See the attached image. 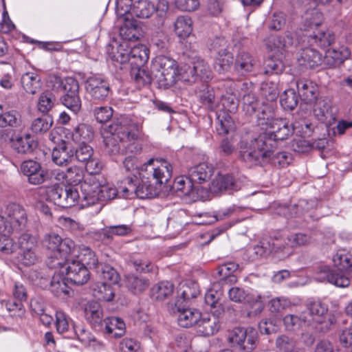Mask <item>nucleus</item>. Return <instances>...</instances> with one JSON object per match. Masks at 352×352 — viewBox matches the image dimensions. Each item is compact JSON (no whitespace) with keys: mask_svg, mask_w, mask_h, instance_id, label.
Returning a JSON list of instances; mask_svg holds the SVG:
<instances>
[{"mask_svg":"<svg viewBox=\"0 0 352 352\" xmlns=\"http://www.w3.org/2000/svg\"><path fill=\"white\" fill-rule=\"evenodd\" d=\"M243 110L250 116H255L258 125L265 131L251 141L249 146L241 151L243 160L255 161L267 157L276 146V139H287L294 128L285 120L272 117V107L269 103L260 102L252 93L243 96Z\"/></svg>","mask_w":352,"mask_h":352,"instance_id":"f257e3e1","label":"nucleus"},{"mask_svg":"<svg viewBox=\"0 0 352 352\" xmlns=\"http://www.w3.org/2000/svg\"><path fill=\"white\" fill-rule=\"evenodd\" d=\"M109 133L104 138L106 151L111 155L131 154L142 151L139 126L126 117L114 120L107 128Z\"/></svg>","mask_w":352,"mask_h":352,"instance_id":"f03ea898","label":"nucleus"},{"mask_svg":"<svg viewBox=\"0 0 352 352\" xmlns=\"http://www.w3.org/2000/svg\"><path fill=\"white\" fill-rule=\"evenodd\" d=\"M309 241V236L302 233L291 234L286 238H272L267 241H263L261 246H257L256 253L261 256L273 254L280 258H284L293 253L294 248L305 245Z\"/></svg>","mask_w":352,"mask_h":352,"instance_id":"7ed1b4c3","label":"nucleus"},{"mask_svg":"<svg viewBox=\"0 0 352 352\" xmlns=\"http://www.w3.org/2000/svg\"><path fill=\"white\" fill-rule=\"evenodd\" d=\"M81 205L87 207L98 201H108L114 199L118 191L109 184L101 185L96 176H87L80 186Z\"/></svg>","mask_w":352,"mask_h":352,"instance_id":"20e7f679","label":"nucleus"},{"mask_svg":"<svg viewBox=\"0 0 352 352\" xmlns=\"http://www.w3.org/2000/svg\"><path fill=\"white\" fill-rule=\"evenodd\" d=\"M152 70L159 87L162 89L173 86L179 78L178 65L168 56H157L152 63Z\"/></svg>","mask_w":352,"mask_h":352,"instance_id":"39448f33","label":"nucleus"},{"mask_svg":"<svg viewBox=\"0 0 352 352\" xmlns=\"http://www.w3.org/2000/svg\"><path fill=\"white\" fill-rule=\"evenodd\" d=\"M340 263L338 264L336 258L333 259L337 270H332L326 265H321L318 267L316 279L318 281H325L335 285L338 287H346L350 284L349 278L342 272L347 271L351 267L350 259L346 256L338 257Z\"/></svg>","mask_w":352,"mask_h":352,"instance_id":"423d86ee","label":"nucleus"},{"mask_svg":"<svg viewBox=\"0 0 352 352\" xmlns=\"http://www.w3.org/2000/svg\"><path fill=\"white\" fill-rule=\"evenodd\" d=\"M45 192L47 201L53 202L55 205L62 208H69L74 206L78 200L81 202V193L78 188L68 186L64 188L59 184L42 188Z\"/></svg>","mask_w":352,"mask_h":352,"instance_id":"0eeeda50","label":"nucleus"},{"mask_svg":"<svg viewBox=\"0 0 352 352\" xmlns=\"http://www.w3.org/2000/svg\"><path fill=\"white\" fill-rule=\"evenodd\" d=\"M64 259L65 262L63 264L58 259L55 260L54 261L55 263L50 265V267H58L59 272L61 274L65 273L67 279L76 285H80L87 283L89 278L87 267L84 266L80 261H78L72 254Z\"/></svg>","mask_w":352,"mask_h":352,"instance_id":"6e6552de","label":"nucleus"},{"mask_svg":"<svg viewBox=\"0 0 352 352\" xmlns=\"http://www.w3.org/2000/svg\"><path fill=\"white\" fill-rule=\"evenodd\" d=\"M140 171L150 178L151 177L159 187L171 178L173 168L168 162L163 159L151 158L141 166Z\"/></svg>","mask_w":352,"mask_h":352,"instance_id":"1a4fd4ad","label":"nucleus"},{"mask_svg":"<svg viewBox=\"0 0 352 352\" xmlns=\"http://www.w3.org/2000/svg\"><path fill=\"white\" fill-rule=\"evenodd\" d=\"M43 245L54 252H57L60 257L66 258L72 254L75 250L74 242L68 238L64 239L54 232L46 234L43 240Z\"/></svg>","mask_w":352,"mask_h":352,"instance_id":"9d476101","label":"nucleus"},{"mask_svg":"<svg viewBox=\"0 0 352 352\" xmlns=\"http://www.w3.org/2000/svg\"><path fill=\"white\" fill-rule=\"evenodd\" d=\"M328 306L320 301L307 303L306 309L302 311L304 324L316 327L318 324L326 322L328 316Z\"/></svg>","mask_w":352,"mask_h":352,"instance_id":"9b49d317","label":"nucleus"},{"mask_svg":"<svg viewBox=\"0 0 352 352\" xmlns=\"http://www.w3.org/2000/svg\"><path fill=\"white\" fill-rule=\"evenodd\" d=\"M20 172L27 178L32 185H39L49 179L48 170L41 164L32 160L23 161L20 165Z\"/></svg>","mask_w":352,"mask_h":352,"instance_id":"f8f14e48","label":"nucleus"},{"mask_svg":"<svg viewBox=\"0 0 352 352\" xmlns=\"http://www.w3.org/2000/svg\"><path fill=\"white\" fill-rule=\"evenodd\" d=\"M87 94L95 101L104 100L109 96L110 85L108 81L100 76H90L85 83Z\"/></svg>","mask_w":352,"mask_h":352,"instance_id":"ddd939ff","label":"nucleus"},{"mask_svg":"<svg viewBox=\"0 0 352 352\" xmlns=\"http://www.w3.org/2000/svg\"><path fill=\"white\" fill-rule=\"evenodd\" d=\"M8 232H18L25 228L28 218L24 208L19 204H10L6 208Z\"/></svg>","mask_w":352,"mask_h":352,"instance_id":"4468645a","label":"nucleus"},{"mask_svg":"<svg viewBox=\"0 0 352 352\" xmlns=\"http://www.w3.org/2000/svg\"><path fill=\"white\" fill-rule=\"evenodd\" d=\"M228 296L231 300L236 302L245 301L254 308V314H260L264 309V305L259 295L249 294L242 288L234 287L230 289Z\"/></svg>","mask_w":352,"mask_h":352,"instance_id":"2eb2a0df","label":"nucleus"},{"mask_svg":"<svg viewBox=\"0 0 352 352\" xmlns=\"http://www.w3.org/2000/svg\"><path fill=\"white\" fill-rule=\"evenodd\" d=\"M12 149L19 154H30L33 152L37 144L30 133H14L10 138Z\"/></svg>","mask_w":352,"mask_h":352,"instance_id":"dca6fc26","label":"nucleus"},{"mask_svg":"<svg viewBox=\"0 0 352 352\" xmlns=\"http://www.w3.org/2000/svg\"><path fill=\"white\" fill-rule=\"evenodd\" d=\"M179 300H177L175 306L177 314L178 324L184 328L197 326L199 320L201 318V313L195 309H184L181 307Z\"/></svg>","mask_w":352,"mask_h":352,"instance_id":"f3484780","label":"nucleus"},{"mask_svg":"<svg viewBox=\"0 0 352 352\" xmlns=\"http://www.w3.org/2000/svg\"><path fill=\"white\" fill-rule=\"evenodd\" d=\"M323 21V15L317 8L307 10L302 16V22L300 25V30L305 32V36H307L310 32L320 26Z\"/></svg>","mask_w":352,"mask_h":352,"instance_id":"a211bd4d","label":"nucleus"},{"mask_svg":"<svg viewBox=\"0 0 352 352\" xmlns=\"http://www.w3.org/2000/svg\"><path fill=\"white\" fill-rule=\"evenodd\" d=\"M241 188L240 184L229 175H218L211 182L210 190L214 194L223 191H237Z\"/></svg>","mask_w":352,"mask_h":352,"instance_id":"6ab92c4d","label":"nucleus"},{"mask_svg":"<svg viewBox=\"0 0 352 352\" xmlns=\"http://www.w3.org/2000/svg\"><path fill=\"white\" fill-rule=\"evenodd\" d=\"M296 85L299 96L306 103H312L318 96V87L316 83L309 79H298Z\"/></svg>","mask_w":352,"mask_h":352,"instance_id":"aec40b11","label":"nucleus"},{"mask_svg":"<svg viewBox=\"0 0 352 352\" xmlns=\"http://www.w3.org/2000/svg\"><path fill=\"white\" fill-rule=\"evenodd\" d=\"M214 173L213 167L207 163H201L188 170V176L190 181L194 183L201 184L208 181Z\"/></svg>","mask_w":352,"mask_h":352,"instance_id":"412c9836","label":"nucleus"},{"mask_svg":"<svg viewBox=\"0 0 352 352\" xmlns=\"http://www.w3.org/2000/svg\"><path fill=\"white\" fill-rule=\"evenodd\" d=\"M284 139H276V146L271 150L267 157L263 158H261L258 160L255 161H248L244 160L245 162H249L253 164H263L267 162H272L274 165H277L279 167H284L285 166L289 164V161L291 160L290 155L285 151L278 152L274 154V151L277 147V142L278 140H283Z\"/></svg>","mask_w":352,"mask_h":352,"instance_id":"4be33fe9","label":"nucleus"},{"mask_svg":"<svg viewBox=\"0 0 352 352\" xmlns=\"http://www.w3.org/2000/svg\"><path fill=\"white\" fill-rule=\"evenodd\" d=\"M143 179L135 184V195L140 199L152 198L159 193V187L151 184L149 176L142 173Z\"/></svg>","mask_w":352,"mask_h":352,"instance_id":"5701e85b","label":"nucleus"},{"mask_svg":"<svg viewBox=\"0 0 352 352\" xmlns=\"http://www.w3.org/2000/svg\"><path fill=\"white\" fill-rule=\"evenodd\" d=\"M21 82L23 90L28 94L34 95L43 87L41 78L35 72H29L23 74Z\"/></svg>","mask_w":352,"mask_h":352,"instance_id":"b1692460","label":"nucleus"},{"mask_svg":"<svg viewBox=\"0 0 352 352\" xmlns=\"http://www.w3.org/2000/svg\"><path fill=\"white\" fill-rule=\"evenodd\" d=\"M197 332L204 336H210L217 333L220 324L219 319L215 316H202L197 324Z\"/></svg>","mask_w":352,"mask_h":352,"instance_id":"393cba45","label":"nucleus"},{"mask_svg":"<svg viewBox=\"0 0 352 352\" xmlns=\"http://www.w3.org/2000/svg\"><path fill=\"white\" fill-rule=\"evenodd\" d=\"M297 60L299 65L312 69L321 64L322 56L316 50L307 47L302 49L299 53Z\"/></svg>","mask_w":352,"mask_h":352,"instance_id":"a878e982","label":"nucleus"},{"mask_svg":"<svg viewBox=\"0 0 352 352\" xmlns=\"http://www.w3.org/2000/svg\"><path fill=\"white\" fill-rule=\"evenodd\" d=\"M173 190L177 194V196L189 197L192 199H195V193L196 188L190 181L188 176L183 177L180 176L177 177L172 186Z\"/></svg>","mask_w":352,"mask_h":352,"instance_id":"bb28decb","label":"nucleus"},{"mask_svg":"<svg viewBox=\"0 0 352 352\" xmlns=\"http://www.w3.org/2000/svg\"><path fill=\"white\" fill-rule=\"evenodd\" d=\"M52 157L56 164L66 165L74 158V151L69 143L63 141L61 144L53 149Z\"/></svg>","mask_w":352,"mask_h":352,"instance_id":"cd10ccee","label":"nucleus"},{"mask_svg":"<svg viewBox=\"0 0 352 352\" xmlns=\"http://www.w3.org/2000/svg\"><path fill=\"white\" fill-rule=\"evenodd\" d=\"M256 64L252 55L245 52L239 53L234 63V70L241 75H246L252 72Z\"/></svg>","mask_w":352,"mask_h":352,"instance_id":"c85d7f7f","label":"nucleus"},{"mask_svg":"<svg viewBox=\"0 0 352 352\" xmlns=\"http://www.w3.org/2000/svg\"><path fill=\"white\" fill-rule=\"evenodd\" d=\"M84 170L78 166H73L68 168L65 172L58 173L56 175L58 180L65 179L70 184L77 185L84 182L85 179ZM80 191V187H77Z\"/></svg>","mask_w":352,"mask_h":352,"instance_id":"c756f323","label":"nucleus"},{"mask_svg":"<svg viewBox=\"0 0 352 352\" xmlns=\"http://www.w3.org/2000/svg\"><path fill=\"white\" fill-rule=\"evenodd\" d=\"M124 23L121 26L120 34L123 39L137 41L140 36V28L135 20H129L128 15L124 17Z\"/></svg>","mask_w":352,"mask_h":352,"instance_id":"7c9ffc66","label":"nucleus"},{"mask_svg":"<svg viewBox=\"0 0 352 352\" xmlns=\"http://www.w3.org/2000/svg\"><path fill=\"white\" fill-rule=\"evenodd\" d=\"M294 44L293 38L289 34L270 36L267 41V47L271 51L282 53Z\"/></svg>","mask_w":352,"mask_h":352,"instance_id":"2f4dec72","label":"nucleus"},{"mask_svg":"<svg viewBox=\"0 0 352 352\" xmlns=\"http://www.w3.org/2000/svg\"><path fill=\"white\" fill-rule=\"evenodd\" d=\"M131 67H143L148 60V50L144 45H137L129 51Z\"/></svg>","mask_w":352,"mask_h":352,"instance_id":"473e14b6","label":"nucleus"},{"mask_svg":"<svg viewBox=\"0 0 352 352\" xmlns=\"http://www.w3.org/2000/svg\"><path fill=\"white\" fill-rule=\"evenodd\" d=\"M193 30L192 21L188 16H178L174 23V32L180 38L188 37Z\"/></svg>","mask_w":352,"mask_h":352,"instance_id":"72a5a7b5","label":"nucleus"},{"mask_svg":"<svg viewBox=\"0 0 352 352\" xmlns=\"http://www.w3.org/2000/svg\"><path fill=\"white\" fill-rule=\"evenodd\" d=\"M74 256L76 257V260L80 261L87 268H96L98 265V258L96 253L89 247L84 245L79 247L78 254Z\"/></svg>","mask_w":352,"mask_h":352,"instance_id":"f704fd0d","label":"nucleus"},{"mask_svg":"<svg viewBox=\"0 0 352 352\" xmlns=\"http://www.w3.org/2000/svg\"><path fill=\"white\" fill-rule=\"evenodd\" d=\"M174 292V285L168 281H162L154 285L151 289V297L158 301H162L170 296Z\"/></svg>","mask_w":352,"mask_h":352,"instance_id":"c9c22d12","label":"nucleus"},{"mask_svg":"<svg viewBox=\"0 0 352 352\" xmlns=\"http://www.w3.org/2000/svg\"><path fill=\"white\" fill-rule=\"evenodd\" d=\"M177 292V300H179V304H182L184 301L196 298L199 294L200 292L197 283L189 281L184 284H180Z\"/></svg>","mask_w":352,"mask_h":352,"instance_id":"e433bc0d","label":"nucleus"},{"mask_svg":"<svg viewBox=\"0 0 352 352\" xmlns=\"http://www.w3.org/2000/svg\"><path fill=\"white\" fill-rule=\"evenodd\" d=\"M106 333L115 338H120L125 333V323L118 317H109L104 320Z\"/></svg>","mask_w":352,"mask_h":352,"instance_id":"4c0bfd02","label":"nucleus"},{"mask_svg":"<svg viewBox=\"0 0 352 352\" xmlns=\"http://www.w3.org/2000/svg\"><path fill=\"white\" fill-rule=\"evenodd\" d=\"M93 296L103 301H111L114 297V290L110 284L106 282H97L91 287Z\"/></svg>","mask_w":352,"mask_h":352,"instance_id":"58836bf2","label":"nucleus"},{"mask_svg":"<svg viewBox=\"0 0 352 352\" xmlns=\"http://www.w3.org/2000/svg\"><path fill=\"white\" fill-rule=\"evenodd\" d=\"M85 315L87 320L94 325L102 322L103 311L100 305L96 301L87 302L85 307Z\"/></svg>","mask_w":352,"mask_h":352,"instance_id":"ea45409f","label":"nucleus"},{"mask_svg":"<svg viewBox=\"0 0 352 352\" xmlns=\"http://www.w3.org/2000/svg\"><path fill=\"white\" fill-rule=\"evenodd\" d=\"M50 291L57 297L65 298L69 295V287L65 283V278L59 274H55L50 283Z\"/></svg>","mask_w":352,"mask_h":352,"instance_id":"a19ab883","label":"nucleus"},{"mask_svg":"<svg viewBox=\"0 0 352 352\" xmlns=\"http://www.w3.org/2000/svg\"><path fill=\"white\" fill-rule=\"evenodd\" d=\"M125 285L131 292L137 294L147 289L149 280L143 277L129 274L125 276Z\"/></svg>","mask_w":352,"mask_h":352,"instance_id":"79ce46f5","label":"nucleus"},{"mask_svg":"<svg viewBox=\"0 0 352 352\" xmlns=\"http://www.w3.org/2000/svg\"><path fill=\"white\" fill-rule=\"evenodd\" d=\"M14 84V68L12 65L0 63V86L5 89H12Z\"/></svg>","mask_w":352,"mask_h":352,"instance_id":"37998d69","label":"nucleus"},{"mask_svg":"<svg viewBox=\"0 0 352 352\" xmlns=\"http://www.w3.org/2000/svg\"><path fill=\"white\" fill-rule=\"evenodd\" d=\"M233 56L227 50L218 51V56L214 62V68L219 74L228 72L233 64Z\"/></svg>","mask_w":352,"mask_h":352,"instance_id":"c03bdc74","label":"nucleus"},{"mask_svg":"<svg viewBox=\"0 0 352 352\" xmlns=\"http://www.w3.org/2000/svg\"><path fill=\"white\" fill-rule=\"evenodd\" d=\"M314 113L318 120L325 121L331 116V105L328 99L319 98L316 100L314 105Z\"/></svg>","mask_w":352,"mask_h":352,"instance_id":"a18cd8bd","label":"nucleus"},{"mask_svg":"<svg viewBox=\"0 0 352 352\" xmlns=\"http://www.w3.org/2000/svg\"><path fill=\"white\" fill-rule=\"evenodd\" d=\"M72 138L74 141L80 144H86L94 138L92 127L85 124H78L72 133Z\"/></svg>","mask_w":352,"mask_h":352,"instance_id":"49530a36","label":"nucleus"},{"mask_svg":"<svg viewBox=\"0 0 352 352\" xmlns=\"http://www.w3.org/2000/svg\"><path fill=\"white\" fill-rule=\"evenodd\" d=\"M217 131L219 135H226L233 129V120L226 111H219L217 113Z\"/></svg>","mask_w":352,"mask_h":352,"instance_id":"de8ad7c7","label":"nucleus"},{"mask_svg":"<svg viewBox=\"0 0 352 352\" xmlns=\"http://www.w3.org/2000/svg\"><path fill=\"white\" fill-rule=\"evenodd\" d=\"M129 263L136 272L140 273H148L154 269V265L151 261L140 255L131 256Z\"/></svg>","mask_w":352,"mask_h":352,"instance_id":"09e8293b","label":"nucleus"},{"mask_svg":"<svg viewBox=\"0 0 352 352\" xmlns=\"http://www.w3.org/2000/svg\"><path fill=\"white\" fill-rule=\"evenodd\" d=\"M348 52L345 49L342 51H338L335 49H329L326 52L324 57V61L329 67H336L342 63L346 56Z\"/></svg>","mask_w":352,"mask_h":352,"instance_id":"8fccbe9b","label":"nucleus"},{"mask_svg":"<svg viewBox=\"0 0 352 352\" xmlns=\"http://www.w3.org/2000/svg\"><path fill=\"white\" fill-rule=\"evenodd\" d=\"M131 76L138 87L149 85L152 80L149 72L143 67H131Z\"/></svg>","mask_w":352,"mask_h":352,"instance_id":"3c124183","label":"nucleus"},{"mask_svg":"<svg viewBox=\"0 0 352 352\" xmlns=\"http://www.w3.org/2000/svg\"><path fill=\"white\" fill-rule=\"evenodd\" d=\"M193 75L199 77L203 80H208L212 77V72L209 65L204 61V60L199 57L196 58L192 63Z\"/></svg>","mask_w":352,"mask_h":352,"instance_id":"603ef678","label":"nucleus"},{"mask_svg":"<svg viewBox=\"0 0 352 352\" xmlns=\"http://www.w3.org/2000/svg\"><path fill=\"white\" fill-rule=\"evenodd\" d=\"M21 116L17 111L14 110H10L6 112L1 111L0 127H18L21 125Z\"/></svg>","mask_w":352,"mask_h":352,"instance_id":"864d4df0","label":"nucleus"},{"mask_svg":"<svg viewBox=\"0 0 352 352\" xmlns=\"http://www.w3.org/2000/svg\"><path fill=\"white\" fill-rule=\"evenodd\" d=\"M258 333L256 329L248 328L247 336L243 339L239 350L243 352H252L256 346Z\"/></svg>","mask_w":352,"mask_h":352,"instance_id":"5fc2aeb1","label":"nucleus"},{"mask_svg":"<svg viewBox=\"0 0 352 352\" xmlns=\"http://www.w3.org/2000/svg\"><path fill=\"white\" fill-rule=\"evenodd\" d=\"M307 36L312 37L318 45L324 47L330 45L335 39L334 34L329 30H320L317 33L313 31Z\"/></svg>","mask_w":352,"mask_h":352,"instance_id":"6e6d98bb","label":"nucleus"},{"mask_svg":"<svg viewBox=\"0 0 352 352\" xmlns=\"http://www.w3.org/2000/svg\"><path fill=\"white\" fill-rule=\"evenodd\" d=\"M298 96L292 89L285 90L280 96V102L283 109L293 110L298 104Z\"/></svg>","mask_w":352,"mask_h":352,"instance_id":"4d7b16f0","label":"nucleus"},{"mask_svg":"<svg viewBox=\"0 0 352 352\" xmlns=\"http://www.w3.org/2000/svg\"><path fill=\"white\" fill-rule=\"evenodd\" d=\"M55 96L49 91L43 92L38 97L37 109L42 113H47L54 105Z\"/></svg>","mask_w":352,"mask_h":352,"instance_id":"13d9d810","label":"nucleus"},{"mask_svg":"<svg viewBox=\"0 0 352 352\" xmlns=\"http://www.w3.org/2000/svg\"><path fill=\"white\" fill-rule=\"evenodd\" d=\"M38 241L35 236L28 232H24L18 239V245L20 251L37 250Z\"/></svg>","mask_w":352,"mask_h":352,"instance_id":"bf43d9fd","label":"nucleus"},{"mask_svg":"<svg viewBox=\"0 0 352 352\" xmlns=\"http://www.w3.org/2000/svg\"><path fill=\"white\" fill-rule=\"evenodd\" d=\"M121 352H143L141 343L136 339L126 337L119 344Z\"/></svg>","mask_w":352,"mask_h":352,"instance_id":"052dcab7","label":"nucleus"},{"mask_svg":"<svg viewBox=\"0 0 352 352\" xmlns=\"http://www.w3.org/2000/svg\"><path fill=\"white\" fill-rule=\"evenodd\" d=\"M248 329L243 327H236L231 330L228 335V342L233 346L239 349L242 344L243 339L247 336Z\"/></svg>","mask_w":352,"mask_h":352,"instance_id":"680f3d73","label":"nucleus"},{"mask_svg":"<svg viewBox=\"0 0 352 352\" xmlns=\"http://www.w3.org/2000/svg\"><path fill=\"white\" fill-rule=\"evenodd\" d=\"M52 122L49 117L37 118L32 122L31 130L35 133H45L51 128Z\"/></svg>","mask_w":352,"mask_h":352,"instance_id":"e2e57ef3","label":"nucleus"},{"mask_svg":"<svg viewBox=\"0 0 352 352\" xmlns=\"http://www.w3.org/2000/svg\"><path fill=\"white\" fill-rule=\"evenodd\" d=\"M61 100L63 104L74 113H77L80 110L82 102L79 94L74 96L64 94Z\"/></svg>","mask_w":352,"mask_h":352,"instance_id":"0e129e2a","label":"nucleus"},{"mask_svg":"<svg viewBox=\"0 0 352 352\" xmlns=\"http://www.w3.org/2000/svg\"><path fill=\"white\" fill-rule=\"evenodd\" d=\"M100 278L101 282H106L112 286L119 282L120 276L113 267L104 265L101 270Z\"/></svg>","mask_w":352,"mask_h":352,"instance_id":"69168bd1","label":"nucleus"},{"mask_svg":"<svg viewBox=\"0 0 352 352\" xmlns=\"http://www.w3.org/2000/svg\"><path fill=\"white\" fill-rule=\"evenodd\" d=\"M261 95L268 101L273 102L278 96V86L273 82H263L261 85Z\"/></svg>","mask_w":352,"mask_h":352,"instance_id":"338daca9","label":"nucleus"},{"mask_svg":"<svg viewBox=\"0 0 352 352\" xmlns=\"http://www.w3.org/2000/svg\"><path fill=\"white\" fill-rule=\"evenodd\" d=\"M197 94L203 104L208 106L209 108H212L214 101L213 89H210L206 85H203L201 88L197 92Z\"/></svg>","mask_w":352,"mask_h":352,"instance_id":"774afa93","label":"nucleus"}]
</instances>
